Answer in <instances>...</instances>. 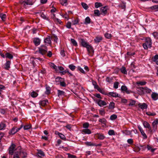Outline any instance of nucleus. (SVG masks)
Masks as SVG:
<instances>
[{"instance_id":"obj_29","label":"nucleus","mask_w":158,"mask_h":158,"mask_svg":"<svg viewBox=\"0 0 158 158\" xmlns=\"http://www.w3.org/2000/svg\"><path fill=\"white\" fill-rule=\"evenodd\" d=\"M147 83V82L145 81H137L136 82V84L137 85H145Z\"/></svg>"},{"instance_id":"obj_22","label":"nucleus","mask_w":158,"mask_h":158,"mask_svg":"<svg viewBox=\"0 0 158 158\" xmlns=\"http://www.w3.org/2000/svg\"><path fill=\"white\" fill-rule=\"evenodd\" d=\"M48 102L47 101L44 100L40 101L39 102L40 104L42 106H44L47 105V102Z\"/></svg>"},{"instance_id":"obj_51","label":"nucleus","mask_w":158,"mask_h":158,"mask_svg":"<svg viewBox=\"0 0 158 158\" xmlns=\"http://www.w3.org/2000/svg\"><path fill=\"white\" fill-rule=\"evenodd\" d=\"M119 83L118 82H115L114 83V87L115 89H117L118 87V85Z\"/></svg>"},{"instance_id":"obj_55","label":"nucleus","mask_w":158,"mask_h":158,"mask_svg":"<svg viewBox=\"0 0 158 158\" xmlns=\"http://www.w3.org/2000/svg\"><path fill=\"white\" fill-rule=\"evenodd\" d=\"M146 114L149 116H154L156 115V114L155 113H151L150 112H148L146 113Z\"/></svg>"},{"instance_id":"obj_64","label":"nucleus","mask_w":158,"mask_h":158,"mask_svg":"<svg viewBox=\"0 0 158 158\" xmlns=\"http://www.w3.org/2000/svg\"><path fill=\"white\" fill-rule=\"evenodd\" d=\"M153 35L155 38L158 39V33L157 32H154L153 33Z\"/></svg>"},{"instance_id":"obj_52","label":"nucleus","mask_w":158,"mask_h":158,"mask_svg":"<svg viewBox=\"0 0 158 158\" xmlns=\"http://www.w3.org/2000/svg\"><path fill=\"white\" fill-rule=\"evenodd\" d=\"M105 37L107 39H110L111 37V35L110 34L106 33L105 34Z\"/></svg>"},{"instance_id":"obj_41","label":"nucleus","mask_w":158,"mask_h":158,"mask_svg":"<svg viewBox=\"0 0 158 158\" xmlns=\"http://www.w3.org/2000/svg\"><path fill=\"white\" fill-rule=\"evenodd\" d=\"M81 4L83 8L85 10L87 9L89 7L85 3L82 2Z\"/></svg>"},{"instance_id":"obj_56","label":"nucleus","mask_w":158,"mask_h":158,"mask_svg":"<svg viewBox=\"0 0 158 158\" xmlns=\"http://www.w3.org/2000/svg\"><path fill=\"white\" fill-rule=\"evenodd\" d=\"M89 124L88 123H86L83 124V127L86 129H87V128L89 127Z\"/></svg>"},{"instance_id":"obj_54","label":"nucleus","mask_w":158,"mask_h":158,"mask_svg":"<svg viewBox=\"0 0 158 158\" xmlns=\"http://www.w3.org/2000/svg\"><path fill=\"white\" fill-rule=\"evenodd\" d=\"M26 2L27 5H32L33 4V3L32 2V0H27Z\"/></svg>"},{"instance_id":"obj_20","label":"nucleus","mask_w":158,"mask_h":158,"mask_svg":"<svg viewBox=\"0 0 158 158\" xmlns=\"http://www.w3.org/2000/svg\"><path fill=\"white\" fill-rule=\"evenodd\" d=\"M143 124L145 128H147L149 129H150V125L148 122L146 121H144Z\"/></svg>"},{"instance_id":"obj_38","label":"nucleus","mask_w":158,"mask_h":158,"mask_svg":"<svg viewBox=\"0 0 158 158\" xmlns=\"http://www.w3.org/2000/svg\"><path fill=\"white\" fill-rule=\"evenodd\" d=\"M69 68L72 71H74L76 67L73 64H71L69 65Z\"/></svg>"},{"instance_id":"obj_53","label":"nucleus","mask_w":158,"mask_h":158,"mask_svg":"<svg viewBox=\"0 0 158 158\" xmlns=\"http://www.w3.org/2000/svg\"><path fill=\"white\" fill-rule=\"evenodd\" d=\"M147 148L148 150H150L151 152H153L156 149L152 148L151 146H149L148 145L147 146Z\"/></svg>"},{"instance_id":"obj_31","label":"nucleus","mask_w":158,"mask_h":158,"mask_svg":"<svg viewBox=\"0 0 158 158\" xmlns=\"http://www.w3.org/2000/svg\"><path fill=\"white\" fill-rule=\"evenodd\" d=\"M51 39L52 40H54L56 43H57L58 38L55 35H52L51 36Z\"/></svg>"},{"instance_id":"obj_13","label":"nucleus","mask_w":158,"mask_h":158,"mask_svg":"<svg viewBox=\"0 0 158 158\" xmlns=\"http://www.w3.org/2000/svg\"><path fill=\"white\" fill-rule=\"evenodd\" d=\"M151 97L153 100H156L158 99V94L155 92H153L151 95Z\"/></svg>"},{"instance_id":"obj_15","label":"nucleus","mask_w":158,"mask_h":158,"mask_svg":"<svg viewBox=\"0 0 158 158\" xmlns=\"http://www.w3.org/2000/svg\"><path fill=\"white\" fill-rule=\"evenodd\" d=\"M96 136L98 139L100 140L103 139L105 138L104 135L102 134H97Z\"/></svg>"},{"instance_id":"obj_49","label":"nucleus","mask_w":158,"mask_h":158,"mask_svg":"<svg viewBox=\"0 0 158 158\" xmlns=\"http://www.w3.org/2000/svg\"><path fill=\"white\" fill-rule=\"evenodd\" d=\"M6 127L5 124L3 123H0V130H2Z\"/></svg>"},{"instance_id":"obj_21","label":"nucleus","mask_w":158,"mask_h":158,"mask_svg":"<svg viewBox=\"0 0 158 158\" xmlns=\"http://www.w3.org/2000/svg\"><path fill=\"white\" fill-rule=\"evenodd\" d=\"M10 62L9 60L6 62V63L5 64V67H4L5 69L7 70H8L10 68Z\"/></svg>"},{"instance_id":"obj_5","label":"nucleus","mask_w":158,"mask_h":158,"mask_svg":"<svg viewBox=\"0 0 158 158\" xmlns=\"http://www.w3.org/2000/svg\"><path fill=\"white\" fill-rule=\"evenodd\" d=\"M157 128V126L156 125L152 123V128H151L150 127V129H149L150 132L151 134H153V133L156 132Z\"/></svg>"},{"instance_id":"obj_24","label":"nucleus","mask_w":158,"mask_h":158,"mask_svg":"<svg viewBox=\"0 0 158 158\" xmlns=\"http://www.w3.org/2000/svg\"><path fill=\"white\" fill-rule=\"evenodd\" d=\"M121 90L123 91H125L126 93L128 94L129 93V91L127 90V87L124 85H123L121 86Z\"/></svg>"},{"instance_id":"obj_11","label":"nucleus","mask_w":158,"mask_h":158,"mask_svg":"<svg viewBox=\"0 0 158 158\" xmlns=\"http://www.w3.org/2000/svg\"><path fill=\"white\" fill-rule=\"evenodd\" d=\"M57 92L58 96L59 98L65 96V93L63 91L58 90Z\"/></svg>"},{"instance_id":"obj_61","label":"nucleus","mask_w":158,"mask_h":158,"mask_svg":"<svg viewBox=\"0 0 158 158\" xmlns=\"http://www.w3.org/2000/svg\"><path fill=\"white\" fill-rule=\"evenodd\" d=\"M60 3L62 5H64V4L67 3V0H60Z\"/></svg>"},{"instance_id":"obj_42","label":"nucleus","mask_w":158,"mask_h":158,"mask_svg":"<svg viewBox=\"0 0 158 158\" xmlns=\"http://www.w3.org/2000/svg\"><path fill=\"white\" fill-rule=\"evenodd\" d=\"M71 42L73 44V46H77V42L75 41V40L73 39H71Z\"/></svg>"},{"instance_id":"obj_23","label":"nucleus","mask_w":158,"mask_h":158,"mask_svg":"<svg viewBox=\"0 0 158 158\" xmlns=\"http://www.w3.org/2000/svg\"><path fill=\"white\" fill-rule=\"evenodd\" d=\"M109 94L114 97H118L119 96L118 94L116 93H114L113 92H109Z\"/></svg>"},{"instance_id":"obj_62","label":"nucleus","mask_w":158,"mask_h":158,"mask_svg":"<svg viewBox=\"0 0 158 158\" xmlns=\"http://www.w3.org/2000/svg\"><path fill=\"white\" fill-rule=\"evenodd\" d=\"M41 16L43 19H48V18L46 17V15L44 14L43 12L41 14Z\"/></svg>"},{"instance_id":"obj_17","label":"nucleus","mask_w":158,"mask_h":158,"mask_svg":"<svg viewBox=\"0 0 158 158\" xmlns=\"http://www.w3.org/2000/svg\"><path fill=\"white\" fill-rule=\"evenodd\" d=\"M34 43L36 46L39 45L40 43V40L38 38H35L33 40Z\"/></svg>"},{"instance_id":"obj_9","label":"nucleus","mask_w":158,"mask_h":158,"mask_svg":"<svg viewBox=\"0 0 158 158\" xmlns=\"http://www.w3.org/2000/svg\"><path fill=\"white\" fill-rule=\"evenodd\" d=\"M108 6H106L104 7H102L100 9L101 12L104 15H106L107 13V10H108Z\"/></svg>"},{"instance_id":"obj_43","label":"nucleus","mask_w":158,"mask_h":158,"mask_svg":"<svg viewBox=\"0 0 158 158\" xmlns=\"http://www.w3.org/2000/svg\"><path fill=\"white\" fill-rule=\"evenodd\" d=\"M38 155L39 156H44V152L41 150H39L38 152Z\"/></svg>"},{"instance_id":"obj_2","label":"nucleus","mask_w":158,"mask_h":158,"mask_svg":"<svg viewBox=\"0 0 158 158\" xmlns=\"http://www.w3.org/2000/svg\"><path fill=\"white\" fill-rule=\"evenodd\" d=\"M48 48L45 45H42L39 48V52L42 55H46L47 52Z\"/></svg>"},{"instance_id":"obj_6","label":"nucleus","mask_w":158,"mask_h":158,"mask_svg":"<svg viewBox=\"0 0 158 158\" xmlns=\"http://www.w3.org/2000/svg\"><path fill=\"white\" fill-rule=\"evenodd\" d=\"M15 147V145L12 143L9 148V154L12 155L14 152V149Z\"/></svg>"},{"instance_id":"obj_59","label":"nucleus","mask_w":158,"mask_h":158,"mask_svg":"<svg viewBox=\"0 0 158 158\" xmlns=\"http://www.w3.org/2000/svg\"><path fill=\"white\" fill-rule=\"evenodd\" d=\"M78 70H79L81 73L83 74H85V72L84 70L81 68L80 67H78L77 68Z\"/></svg>"},{"instance_id":"obj_16","label":"nucleus","mask_w":158,"mask_h":158,"mask_svg":"<svg viewBox=\"0 0 158 158\" xmlns=\"http://www.w3.org/2000/svg\"><path fill=\"white\" fill-rule=\"evenodd\" d=\"M98 104L100 106H105L107 104L106 102L101 100H99L98 102Z\"/></svg>"},{"instance_id":"obj_60","label":"nucleus","mask_w":158,"mask_h":158,"mask_svg":"<svg viewBox=\"0 0 158 158\" xmlns=\"http://www.w3.org/2000/svg\"><path fill=\"white\" fill-rule=\"evenodd\" d=\"M31 127V125H25L24 127V129L25 130L29 129Z\"/></svg>"},{"instance_id":"obj_27","label":"nucleus","mask_w":158,"mask_h":158,"mask_svg":"<svg viewBox=\"0 0 158 158\" xmlns=\"http://www.w3.org/2000/svg\"><path fill=\"white\" fill-rule=\"evenodd\" d=\"M121 72L124 74H127V72L126 70V68L125 67H123L120 69Z\"/></svg>"},{"instance_id":"obj_32","label":"nucleus","mask_w":158,"mask_h":158,"mask_svg":"<svg viewBox=\"0 0 158 158\" xmlns=\"http://www.w3.org/2000/svg\"><path fill=\"white\" fill-rule=\"evenodd\" d=\"M91 20L89 17H87L85 19V24H87L90 23Z\"/></svg>"},{"instance_id":"obj_12","label":"nucleus","mask_w":158,"mask_h":158,"mask_svg":"<svg viewBox=\"0 0 158 158\" xmlns=\"http://www.w3.org/2000/svg\"><path fill=\"white\" fill-rule=\"evenodd\" d=\"M51 36H48L44 39V42L46 44L51 45Z\"/></svg>"},{"instance_id":"obj_34","label":"nucleus","mask_w":158,"mask_h":158,"mask_svg":"<svg viewBox=\"0 0 158 158\" xmlns=\"http://www.w3.org/2000/svg\"><path fill=\"white\" fill-rule=\"evenodd\" d=\"M113 80V78L112 77H107L106 79V81L109 83L112 82Z\"/></svg>"},{"instance_id":"obj_48","label":"nucleus","mask_w":158,"mask_h":158,"mask_svg":"<svg viewBox=\"0 0 158 158\" xmlns=\"http://www.w3.org/2000/svg\"><path fill=\"white\" fill-rule=\"evenodd\" d=\"M144 90H145L146 92L147 93H150L152 92V90L150 89H148L147 87H144Z\"/></svg>"},{"instance_id":"obj_4","label":"nucleus","mask_w":158,"mask_h":158,"mask_svg":"<svg viewBox=\"0 0 158 158\" xmlns=\"http://www.w3.org/2000/svg\"><path fill=\"white\" fill-rule=\"evenodd\" d=\"M86 48H87L89 54L90 55H91L92 54L94 53V51L93 49V48L92 46L89 44L88 46L86 47Z\"/></svg>"},{"instance_id":"obj_19","label":"nucleus","mask_w":158,"mask_h":158,"mask_svg":"<svg viewBox=\"0 0 158 158\" xmlns=\"http://www.w3.org/2000/svg\"><path fill=\"white\" fill-rule=\"evenodd\" d=\"M16 127H14L9 132V134L10 135H13L16 133L17 132V131H16Z\"/></svg>"},{"instance_id":"obj_47","label":"nucleus","mask_w":158,"mask_h":158,"mask_svg":"<svg viewBox=\"0 0 158 158\" xmlns=\"http://www.w3.org/2000/svg\"><path fill=\"white\" fill-rule=\"evenodd\" d=\"M108 133L110 135H115L114 131L112 130H109L108 132Z\"/></svg>"},{"instance_id":"obj_1","label":"nucleus","mask_w":158,"mask_h":158,"mask_svg":"<svg viewBox=\"0 0 158 158\" xmlns=\"http://www.w3.org/2000/svg\"><path fill=\"white\" fill-rule=\"evenodd\" d=\"M152 40L150 37H147L145 39V43L143 44V46L145 49H148V48L152 47Z\"/></svg>"},{"instance_id":"obj_63","label":"nucleus","mask_w":158,"mask_h":158,"mask_svg":"<svg viewBox=\"0 0 158 158\" xmlns=\"http://www.w3.org/2000/svg\"><path fill=\"white\" fill-rule=\"evenodd\" d=\"M152 59L153 61H156L158 59V55H155L152 58Z\"/></svg>"},{"instance_id":"obj_40","label":"nucleus","mask_w":158,"mask_h":158,"mask_svg":"<svg viewBox=\"0 0 158 158\" xmlns=\"http://www.w3.org/2000/svg\"><path fill=\"white\" fill-rule=\"evenodd\" d=\"M99 121L100 122H101L102 123H103L104 124H106V120L105 118H103L102 119H99Z\"/></svg>"},{"instance_id":"obj_8","label":"nucleus","mask_w":158,"mask_h":158,"mask_svg":"<svg viewBox=\"0 0 158 158\" xmlns=\"http://www.w3.org/2000/svg\"><path fill=\"white\" fill-rule=\"evenodd\" d=\"M138 106L142 110L147 109L148 107L147 105L145 103H143L142 104L139 103L138 104Z\"/></svg>"},{"instance_id":"obj_30","label":"nucleus","mask_w":158,"mask_h":158,"mask_svg":"<svg viewBox=\"0 0 158 158\" xmlns=\"http://www.w3.org/2000/svg\"><path fill=\"white\" fill-rule=\"evenodd\" d=\"M0 17L3 21H5L6 17V14L2 13L0 14Z\"/></svg>"},{"instance_id":"obj_18","label":"nucleus","mask_w":158,"mask_h":158,"mask_svg":"<svg viewBox=\"0 0 158 158\" xmlns=\"http://www.w3.org/2000/svg\"><path fill=\"white\" fill-rule=\"evenodd\" d=\"M102 40V38L101 36H97L94 39V41L96 43H98Z\"/></svg>"},{"instance_id":"obj_46","label":"nucleus","mask_w":158,"mask_h":158,"mask_svg":"<svg viewBox=\"0 0 158 158\" xmlns=\"http://www.w3.org/2000/svg\"><path fill=\"white\" fill-rule=\"evenodd\" d=\"M85 144L89 146H94L95 144L91 142H86L85 143Z\"/></svg>"},{"instance_id":"obj_36","label":"nucleus","mask_w":158,"mask_h":158,"mask_svg":"<svg viewBox=\"0 0 158 158\" xmlns=\"http://www.w3.org/2000/svg\"><path fill=\"white\" fill-rule=\"evenodd\" d=\"M102 6V4L100 2H96L95 3V7L96 8H98Z\"/></svg>"},{"instance_id":"obj_45","label":"nucleus","mask_w":158,"mask_h":158,"mask_svg":"<svg viewBox=\"0 0 158 158\" xmlns=\"http://www.w3.org/2000/svg\"><path fill=\"white\" fill-rule=\"evenodd\" d=\"M140 132L142 134V135L143 136V139H146L147 138V136L146 134L144 133V131L142 130V131H141Z\"/></svg>"},{"instance_id":"obj_39","label":"nucleus","mask_w":158,"mask_h":158,"mask_svg":"<svg viewBox=\"0 0 158 158\" xmlns=\"http://www.w3.org/2000/svg\"><path fill=\"white\" fill-rule=\"evenodd\" d=\"M51 89L49 86H47L46 87V91L45 93L47 94H49L50 93Z\"/></svg>"},{"instance_id":"obj_44","label":"nucleus","mask_w":158,"mask_h":158,"mask_svg":"<svg viewBox=\"0 0 158 158\" xmlns=\"http://www.w3.org/2000/svg\"><path fill=\"white\" fill-rule=\"evenodd\" d=\"M117 118V115L114 114L111 115L110 117V119L111 120H114Z\"/></svg>"},{"instance_id":"obj_50","label":"nucleus","mask_w":158,"mask_h":158,"mask_svg":"<svg viewBox=\"0 0 158 158\" xmlns=\"http://www.w3.org/2000/svg\"><path fill=\"white\" fill-rule=\"evenodd\" d=\"M135 101L133 100H131L130 101V102L129 104H128V105L130 106H133L135 105Z\"/></svg>"},{"instance_id":"obj_28","label":"nucleus","mask_w":158,"mask_h":158,"mask_svg":"<svg viewBox=\"0 0 158 158\" xmlns=\"http://www.w3.org/2000/svg\"><path fill=\"white\" fill-rule=\"evenodd\" d=\"M19 155L22 158H25L27 154L25 152L21 151L20 152Z\"/></svg>"},{"instance_id":"obj_26","label":"nucleus","mask_w":158,"mask_h":158,"mask_svg":"<svg viewBox=\"0 0 158 158\" xmlns=\"http://www.w3.org/2000/svg\"><path fill=\"white\" fill-rule=\"evenodd\" d=\"M6 58H8L10 59H12L13 58V55L8 52H6L5 54Z\"/></svg>"},{"instance_id":"obj_7","label":"nucleus","mask_w":158,"mask_h":158,"mask_svg":"<svg viewBox=\"0 0 158 158\" xmlns=\"http://www.w3.org/2000/svg\"><path fill=\"white\" fill-rule=\"evenodd\" d=\"M80 42L81 43V45L84 47L86 48L89 45L88 43L82 39H80Z\"/></svg>"},{"instance_id":"obj_25","label":"nucleus","mask_w":158,"mask_h":158,"mask_svg":"<svg viewBox=\"0 0 158 158\" xmlns=\"http://www.w3.org/2000/svg\"><path fill=\"white\" fill-rule=\"evenodd\" d=\"M53 20L54 21L55 23L56 24H60L61 23H62V22L60 20L56 18H53Z\"/></svg>"},{"instance_id":"obj_37","label":"nucleus","mask_w":158,"mask_h":158,"mask_svg":"<svg viewBox=\"0 0 158 158\" xmlns=\"http://www.w3.org/2000/svg\"><path fill=\"white\" fill-rule=\"evenodd\" d=\"M38 95V94L36 92L33 91L31 93V95L33 98H35Z\"/></svg>"},{"instance_id":"obj_14","label":"nucleus","mask_w":158,"mask_h":158,"mask_svg":"<svg viewBox=\"0 0 158 158\" xmlns=\"http://www.w3.org/2000/svg\"><path fill=\"white\" fill-rule=\"evenodd\" d=\"M82 132L83 134H90L91 133V131L88 129H83Z\"/></svg>"},{"instance_id":"obj_10","label":"nucleus","mask_w":158,"mask_h":158,"mask_svg":"<svg viewBox=\"0 0 158 158\" xmlns=\"http://www.w3.org/2000/svg\"><path fill=\"white\" fill-rule=\"evenodd\" d=\"M137 91L139 92V94L142 95L144 94V88L139 87L137 88Z\"/></svg>"},{"instance_id":"obj_33","label":"nucleus","mask_w":158,"mask_h":158,"mask_svg":"<svg viewBox=\"0 0 158 158\" xmlns=\"http://www.w3.org/2000/svg\"><path fill=\"white\" fill-rule=\"evenodd\" d=\"M94 15L97 16H99L101 13H100L99 10H95L94 11Z\"/></svg>"},{"instance_id":"obj_58","label":"nucleus","mask_w":158,"mask_h":158,"mask_svg":"<svg viewBox=\"0 0 158 158\" xmlns=\"http://www.w3.org/2000/svg\"><path fill=\"white\" fill-rule=\"evenodd\" d=\"M71 23L70 22H68L66 24V27L68 28H70L71 27Z\"/></svg>"},{"instance_id":"obj_57","label":"nucleus","mask_w":158,"mask_h":158,"mask_svg":"<svg viewBox=\"0 0 158 158\" xmlns=\"http://www.w3.org/2000/svg\"><path fill=\"white\" fill-rule=\"evenodd\" d=\"M59 136H60V138L62 139H63L64 140H66V137L62 133H61L59 135Z\"/></svg>"},{"instance_id":"obj_3","label":"nucleus","mask_w":158,"mask_h":158,"mask_svg":"<svg viewBox=\"0 0 158 158\" xmlns=\"http://www.w3.org/2000/svg\"><path fill=\"white\" fill-rule=\"evenodd\" d=\"M62 79H63L61 77H58L56 78V81L60 82L61 86L65 87L66 85V83L65 82L62 81Z\"/></svg>"},{"instance_id":"obj_35","label":"nucleus","mask_w":158,"mask_h":158,"mask_svg":"<svg viewBox=\"0 0 158 158\" xmlns=\"http://www.w3.org/2000/svg\"><path fill=\"white\" fill-rule=\"evenodd\" d=\"M114 107V103L113 102H111L109 104L108 108L109 109H113Z\"/></svg>"}]
</instances>
